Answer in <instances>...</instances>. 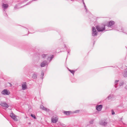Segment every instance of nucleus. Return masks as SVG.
<instances>
[{"mask_svg":"<svg viewBox=\"0 0 127 127\" xmlns=\"http://www.w3.org/2000/svg\"><path fill=\"white\" fill-rule=\"evenodd\" d=\"M82 2H83V3L84 4V6H85H85H86L85 4L84 1V0H82Z\"/></svg>","mask_w":127,"mask_h":127,"instance_id":"35","label":"nucleus"},{"mask_svg":"<svg viewBox=\"0 0 127 127\" xmlns=\"http://www.w3.org/2000/svg\"><path fill=\"white\" fill-rule=\"evenodd\" d=\"M25 83L22 84V89L23 90H24L26 89L27 88V86L26 84V83L25 82Z\"/></svg>","mask_w":127,"mask_h":127,"instance_id":"17","label":"nucleus"},{"mask_svg":"<svg viewBox=\"0 0 127 127\" xmlns=\"http://www.w3.org/2000/svg\"><path fill=\"white\" fill-rule=\"evenodd\" d=\"M94 120H92L90 121V123L91 124H93V123Z\"/></svg>","mask_w":127,"mask_h":127,"instance_id":"31","label":"nucleus"},{"mask_svg":"<svg viewBox=\"0 0 127 127\" xmlns=\"http://www.w3.org/2000/svg\"><path fill=\"white\" fill-rule=\"evenodd\" d=\"M92 35L93 36H95L97 35L98 32L96 31V28L94 27L92 28Z\"/></svg>","mask_w":127,"mask_h":127,"instance_id":"2","label":"nucleus"},{"mask_svg":"<svg viewBox=\"0 0 127 127\" xmlns=\"http://www.w3.org/2000/svg\"><path fill=\"white\" fill-rule=\"evenodd\" d=\"M51 121L53 123H56L57 122L58 119L56 117L52 118H51Z\"/></svg>","mask_w":127,"mask_h":127,"instance_id":"14","label":"nucleus"},{"mask_svg":"<svg viewBox=\"0 0 127 127\" xmlns=\"http://www.w3.org/2000/svg\"><path fill=\"white\" fill-rule=\"evenodd\" d=\"M38 75V73L36 72H33L32 74V78L33 79H37Z\"/></svg>","mask_w":127,"mask_h":127,"instance_id":"8","label":"nucleus"},{"mask_svg":"<svg viewBox=\"0 0 127 127\" xmlns=\"http://www.w3.org/2000/svg\"><path fill=\"white\" fill-rule=\"evenodd\" d=\"M31 115L32 117L34 119H36V117L33 114H31Z\"/></svg>","mask_w":127,"mask_h":127,"instance_id":"27","label":"nucleus"},{"mask_svg":"<svg viewBox=\"0 0 127 127\" xmlns=\"http://www.w3.org/2000/svg\"><path fill=\"white\" fill-rule=\"evenodd\" d=\"M64 47L66 48V49L67 51V55H69L70 54L69 53L71 51L70 50L69 48H68L67 47L65 44H64Z\"/></svg>","mask_w":127,"mask_h":127,"instance_id":"18","label":"nucleus"},{"mask_svg":"<svg viewBox=\"0 0 127 127\" xmlns=\"http://www.w3.org/2000/svg\"><path fill=\"white\" fill-rule=\"evenodd\" d=\"M84 7L85 9L86 10L85 11H86V12L87 13V12H88V9H87V7L86 6H85V7L84 6Z\"/></svg>","mask_w":127,"mask_h":127,"instance_id":"30","label":"nucleus"},{"mask_svg":"<svg viewBox=\"0 0 127 127\" xmlns=\"http://www.w3.org/2000/svg\"><path fill=\"white\" fill-rule=\"evenodd\" d=\"M1 94L3 95H9L10 94V92L8 90L5 89L1 92Z\"/></svg>","mask_w":127,"mask_h":127,"instance_id":"6","label":"nucleus"},{"mask_svg":"<svg viewBox=\"0 0 127 127\" xmlns=\"http://www.w3.org/2000/svg\"><path fill=\"white\" fill-rule=\"evenodd\" d=\"M105 25H103V26L97 25L95 26L98 32H102L105 30Z\"/></svg>","mask_w":127,"mask_h":127,"instance_id":"1","label":"nucleus"},{"mask_svg":"<svg viewBox=\"0 0 127 127\" xmlns=\"http://www.w3.org/2000/svg\"><path fill=\"white\" fill-rule=\"evenodd\" d=\"M47 55L43 54L41 55V56L42 58H44L46 57Z\"/></svg>","mask_w":127,"mask_h":127,"instance_id":"28","label":"nucleus"},{"mask_svg":"<svg viewBox=\"0 0 127 127\" xmlns=\"http://www.w3.org/2000/svg\"><path fill=\"white\" fill-rule=\"evenodd\" d=\"M115 23L114 21L112 20L110 21L107 24H106L105 25V26H106L109 27H111L112 26L114 25Z\"/></svg>","mask_w":127,"mask_h":127,"instance_id":"5","label":"nucleus"},{"mask_svg":"<svg viewBox=\"0 0 127 127\" xmlns=\"http://www.w3.org/2000/svg\"><path fill=\"white\" fill-rule=\"evenodd\" d=\"M17 5H15V7H14V8H17Z\"/></svg>","mask_w":127,"mask_h":127,"instance_id":"37","label":"nucleus"},{"mask_svg":"<svg viewBox=\"0 0 127 127\" xmlns=\"http://www.w3.org/2000/svg\"><path fill=\"white\" fill-rule=\"evenodd\" d=\"M63 113H64L65 114L68 116L70 114L72 113V112L71 111H64L63 112Z\"/></svg>","mask_w":127,"mask_h":127,"instance_id":"16","label":"nucleus"},{"mask_svg":"<svg viewBox=\"0 0 127 127\" xmlns=\"http://www.w3.org/2000/svg\"><path fill=\"white\" fill-rule=\"evenodd\" d=\"M44 75V73L43 72V71H42L41 72V74L40 75V78L42 80H43V77Z\"/></svg>","mask_w":127,"mask_h":127,"instance_id":"22","label":"nucleus"},{"mask_svg":"<svg viewBox=\"0 0 127 127\" xmlns=\"http://www.w3.org/2000/svg\"><path fill=\"white\" fill-rule=\"evenodd\" d=\"M8 83H9L10 84V87L12 86V84H11L10 83H9V82Z\"/></svg>","mask_w":127,"mask_h":127,"instance_id":"36","label":"nucleus"},{"mask_svg":"<svg viewBox=\"0 0 127 127\" xmlns=\"http://www.w3.org/2000/svg\"><path fill=\"white\" fill-rule=\"evenodd\" d=\"M119 81L118 80H116L115 82V85H114V86L115 88H117V85L118 84V82Z\"/></svg>","mask_w":127,"mask_h":127,"instance_id":"20","label":"nucleus"},{"mask_svg":"<svg viewBox=\"0 0 127 127\" xmlns=\"http://www.w3.org/2000/svg\"><path fill=\"white\" fill-rule=\"evenodd\" d=\"M125 88L127 90V86H126L125 87Z\"/></svg>","mask_w":127,"mask_h":127,"instance_id":"38","label":"nucleus"},{"mask_svg":"<svg viewBox=\"0 0 127 127\" xmlns=\"http://www.w3.org/2000/svg\"><path fill=\"white\" fill-rule=\"evenodd\" d=\"M114 96V95L112 94H110L106 98V99L108 100L111 99Z\"/></svg>","mask_w":127,"mask_h":127,"instance_id":"15","label":"nucleus"},{"mask_svg":"<svg viewBox=\"0 0 127 127\" xmlns=\"http://www.w3.org/2000/svg\"><path fill=\"white\" fill-rule=\"evenodd\" d=\"M95 41H94V43H95Z\"/></svg>","mask_w":127,"mask_h":127,"instance_id":"39","label":"nucleus"},{"mask_svg":"<svg viewBox=\"0 0 127 127\" xmlns=\"http://www.w3.org/2000/svg\"><path fill=\"white\" fill-rule=\"evenodd\" d=\"M29 29L30 30H31V31H30L31 32H33V31H32V27H30V28H29Z\"/></svg>","mask_w":127,"mask_h":127,"instance_id":"34","label":"nucleus"},{"mask_svg":"<svg viewBox=\"0 0 127 127\" xmlns=\"http://www.w3.org/2000/svg\"><path fill=\"white\" fill-rule=\"evenodd\" d=\"M119 81L118 80H116L115 82V85H114V86L115 88H117V85L118 84V82Z\"/></svg>","mask_w":127,"mask_h":127,"instance_id":"21","label":"nucleus"},{"mask_svg":"<svg viewBox=\"0 0 127 127\" xmlns=\"http://www.w3.org/2000/svg\"><path fill=\"white\" fill-rule=\"evenodd\" d=\"M122 74L124 77H127V68L125 69L124 72L122 73Z\"/></svg>","mask_w":127,"mask_h":127,"instance_id":"13","label":"nucleus"},{"mask_svg":"<svg viewBox=\"0 0 127 127\" xmlns=\"http://www.w3.org/2000/svg\"><path fill=\"white\" fill-rule=\"evenodd\" d=\"M108 122L106 119H104L101 120L99 122V124L101 126H104L107 125Z\"/></svg>","mask_w":127,"mask_h":127,"instance_id":"3","label":"nucleus"},{"mask_svg":"<svg viewBox=\"0 0 127 127\" xmlns=\"http://www.w3.org/2000/svg\"><path fill=\"white\" fill-rule=\"evenodd\" d=\"M24 27V28H25V29H26V31H28V34L29 33H33V32H30L29 31H28V29L27 28H26L25 27ZM34 32H33V33Z\"/></svg>","mask_w":127,"mask_h":127,"instance_id":"29","label":"nucleus"},{"mask_svg":"<svg viewBox=\"0 0 127 127\" xmlns=\"http://www.w3.org/2000/svg\"><path fill=\"white\" fill-rule=\"evenodd\" d=\"M32 1H31L29 2H28L27 4H26L25 5H24V6H26V5H28V4H29L31 3L32 2Z\"/></svg>","mask_w":127,"mask_h":127,"instance_id":"32","label":"nucleus"},{"mask_svg":"<svg viewBox=\"0 0 127 127\" xmlns=\"http://www.w3.org/2000/svg\"><path fill=\"white\" fill-rule=\"evenodd\" d=\"M0 104L1 106L6 108H8L9 106V105L4 102H1Z\"/></svg>","mask_w":127,"mask_h":127,"instance_id":"11","label":"nucleus"},{"mask_svg":"<svg viewBox=\"0 0 127 127\" xmlns=\"http://www.w3.org/2000/svg\"><path fill=\"white\" fill-rule=\"evenodd\" d=\"M124 81H121L119 83V85L120 87H121L124 84Z\"/></svg>","mask_w":127,"mask_h":127,"instance_id":"25","label":"nucleus"},{"mask_svg":"<svg viewBox=\"0 0 127 127\" xmlns=\"http://www.w3.org/2000/svg\"><path fill=\"white\" fill-rule=\"evenodd\" d=\"M107 30H106L105 31H107Z\"/></svg>","mask_w":127,"mask_h":127,"instance_id":"40","label":"nucleus"},{"mask_svg":"<svg viewBox=\"0 0 127 127\" xmlns=\"http://www.w3.org/2000/svg\"><path fill=\"white\" fill-rule=\"evenodd\" d=\"M68 70L73 75H74V74L75 72V71L73 70H71L68 68Z\"/></svg>","mask_w":127,"mask_h":127,"instance_id":"23","label":"nucleus"},{"mask_svg":"<svg viewBox=\"0 0 127 127\" xmlns=\"http://www.w3.org/2000/svg\"><path fill=\"white\" fill-rule=\"evenodd\" d=\"M102 108V105H97L96 106V109L98 111H101Z\"/></svg>","mask_w":127,"mask_h":127,"instance_id":"10","label":"nucleus"},{"mask_svg":"<svg viewBox=\"0 0 127 127\" xmlns=\"http://www.w3.org/2000/svg\"><path fill=\"white\" fill-rule=\"evenodd\" d=\"M40 108L41 109L47 112H49V111H50L49 109L44 107L43 105H41Z\"/></svg>","mask_w":127,"mask_h":127,"instance_id":"12","label":"nucleus"},{"mask_svg":"<svg viewBox=\"0 0 127 127\" xmlns=\"http://www.w3.org/2000/svg\"><path fill=\"white\" fill-rule=\"evenodd\" d=\"M10 116L14 120L16 121H17V119L16 118V116L14 114L12 113L10 114Z\"/></svg>","mask_w":127,"mask_h":127,"instance_id":"9","label":"nucleus"},{"mask_svg":"<svg viewBox=\"0 0 127 127\" xmlns=\"http://www.w3.org/2000/svg\"><path fill=\"white\" fill-rule=\"evenodd\" d=\"M54 55H52L50 57H48L47 58V60L48 61H49V63L51 61L52 59L54 58Z\"/></svg>","mask_w":127,"mask_h":127,"instance_id":"19","label":"nucleus"},{"mask_svg":"<svg viewBox=\"0 0 127 127\" xmlns=\"http://www.w3.org/2000/svg\"><path fill=\"white\" fill-rule=\"evenodd\" d=\"M111 113H112V115H114L115 114V112H114V111H113V110H112V111H111Z\"/></svg>","mask_w":127,"mask_h":127,"instance_id":"33","label":"nucleus"},{"mask_svg":"<svg viewBox=\"0 0 127 127\" xmlns=\"http://www.w3.org/2000/svg\"><path fill=\"white\" fill-rule=\"evenodd\" d=\"M8 5L7 4H4L3 3L2 5V7L3 8V13L4 15L5 16H7V15L6 13L5 9L7 8L8 7Z\"/></svg>","mask_w":127,"mask_h":127,"instance_id":"4","label":"nucleus"},{"mask_svg":"<svg viewBox=\"0 0 127 127\" xmlns=\"http://www.w3.org/2000/svg\"><path fill=\"white\" fill-rule=\"evenodd\" d=\"M48 64L47 61H44L40 64V65L41 67H44L46 65H48Z\"/></svg>","mask_w":127,"mask_h":127,"instance_id":"7","label":"nucleus"},{"mask_svg":"<svg viewBox=\"0 0 127 127\" xmlns=\"http://www.w3.org/2000/svg\"><path fill=\"white\" fill-rule=\"evenodd\" d=\"M46 31H46L45 29H41L39 30V32H44Z\"/></svg>","mask_w":127,"mask_h":127,"instance_id":"24","label":"nucleus"},{"mask_svg":"<svg viewBox=\"0 0 127 127\" xmlns=\"http://www.w3.org/2000/svg\"><path fill=\"white\" fill-rule=\"evenodd\" d=\"M80 111V110H77L73 112V113H77L79 112Z\"/></svg>","mask_w":127,"mask_h":127,"instance_id":"26","label":"nucleus"}]
</instances>
